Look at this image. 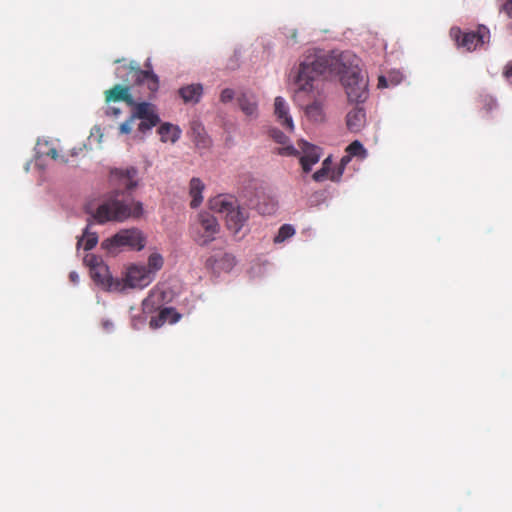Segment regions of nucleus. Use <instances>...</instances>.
<instances>
[{"label":"nucleus","instance_id":"obj_17","mask_svg":"<svg viewBox=\"0 0 512 512\" xmlns=\"http://www.w3.org/2000/svg\"><path fill=\"white\" fill-rule=\"evenodd\" d=\"M178 93L184 103L197 104L203 95V86L199 83L185 85L178 90Z\"/></svg>","mask_w":512,"mask_h":512},{"label":"nucleus","instance_id":"obj_26","mask_svg":"<svg viewBox=\"0 0 512 512\" xmlns=\"http://www.w3.org/2000/svg\"><path fill=\"white\" fill-rule=\"evenodd\" d=\"M295 234V229L292 225L284 224L279 228L278 234L274 238L275 243L284 242L286 239Z\"/></svg>","mask_w":512,"mask_h":512},{"label":"nucleus","instance_id":"obj_34","mask_svg":"<svg viewBox=\"0 0 512 512\" xmlns=\"http://www.w3.org/2000/svg\"><path fill=\"white\" fill-rule=\"evenodd\" d=\"M234 98V91L230 88L222 90L220 94V101L222 103H228Z\"/></svg>","mask_w":512,"mask_h":512},{"label":"nucleus","instance_id":"obj_30","mask_svg":"<svg viewBox=\"0 0 512 512\" xmlns=\"http://www.w3.org/2000/svg\"><path fill=\"white\" fill-rule=\"evenodd\" d=\"M270 136L271 138L279 143V144H286L288 142V137L279 129L273 128L270 130Z\"/></svg>","mask_w":512,"mask_h":512},{"label":"nucleus","instance_id":"obj_25","mask_svg":"<svg viewBox=\"0 0 512 512\" xmlns=\"http://www.w3.org/2000/svg\"><path fill=\"white\" fill-rule=\"evenodd\" d=\"M236 264L235 257L230 253H223L219 256V271H230Z\"/></svg>","mask_w":512,"mask_h":512},{"label":"nucleus","instance_id":"obj_39","mask_svg":"<svg viewBox=\"0 0 512 512\" xmlns=\"http://www.w3.org/2000/svg\"><path fill=\"white\" fill-rule=\"evenodd\" d=\"M69 279H70V281H71V282H73L74 284H76V283H78V281H79V275H78L76 272L72 271V272H70V274H69Z\"/></svg>","mask_w":512,"mask_h":512},{"label":"nucleus","instance_id":"obj_22","mask_svg":"<svg viewBox=\"0 0 512 512\" xmlns=\"http://www.w3.org/2000/svg\"><path fill=\"white\" fill-rule=\"evenodd\" d=\"M98 243V236L96 233L89 232L88 227L84 230L82 237L77 242V247L83 246L84 250L88 251L93 249Z\"/></svg>","mask_w":512,"mask_h":512},{"label":"nucleus","instance_id":"obj_35","mask_svg":"<svg viewBox=\"0 0 512 512\" xmlns=\"http://www.w3.org/2000/svg\"><path fill=\"white\" fill-rule=\"evenodd\" d=\"M502 75L503 77L509 81L510 83H512V60L508 61L506 63V65L504 66V69H503V72H502Z\"/></svg>","mask_w":512,"mask_h":512},{"label":"nucleus","instance_id":"obj_23","mask_svg":"<svg viewBox=\"0 0 512 512\" xmlns=\"http://www.w3.org/2000/svg\"><path fill=\"white\" fill-rule=\"evenodd\" d=\"M345 151L352 157H359L361 159L367 157V150L364 148L363 144L358 140H355L352 143H350Z\"/></svg>","mask_w":512,"mask_h":512},{"label":"nucleus","instance_id":"obj_9","mask_svg":"<svg viewBox=\"0 0 512 512\" xmlns=\"http://www.w3.org/2000/svg\"><path fill=\"white\" fill-rule=\"evenodd\" d=\"M318 82L317 80L314 83V91L313 92H302L298 93V88L295 91V98L297 101H301L303 95H311L313 101L304 106V112L309 121L314 123H321L325 120V97H323L318 90ZM298 87V85L295 83Z\"/></svg>","mask_w":512,"mask_h":512},{"label":"nucleus","instance_id":"obj_20","mask_svg":"<svg viewBox=\"0 0 512 512\" xmlns=\"http://www.w3.org/2000/svg\"><path fill=\"white\" fill-rule=\"evenodd\" d=\"M205 189V185L200 178L193 177L189 183V195L192 198L190 202V206L192 208H197L201 205L203 201L202 193Z\"/></svg>","mask_w":512,"mask_h":512},{"label":"nucleus","instance_id":"obj_37","mask_svg":"<svg viewBox=\"0 0 512 512\" xmlns=\"http://www.w3.org/2000/svg\"><path fill=\"white\" fill-rule=\"evenodd\" d=\"M326 175L327 171L324 168H322L313 174V179L315 181H322L326 177Z\"/></svg>","mask_w":512,"mask_h":512},{"label":"nucleus","instance_id":"obj_41","mask_svg":"<svg viewBox=\"0 0 512 512\" xmlns=\"http://www.w3.org/2000/svg\"><path fill=\"white\" fill-rule=\"evenodd\" d=\"M291 38L296 42V38H297V33L296 31H293L292 34H291Z\"/></svg>","mask_w":512,"mask_h":512},{"label":"nucleus","instance_id":"obj_11","mask_svg":"<svg viewBox=\"0 0 512 512\" xmlns=\"http://www.w3.org/2000/svg\"><path fill=\"white\" fill-rule=\"evenodd\" d=\"M154 277L147 270L146 266L133 265L128 268L125 282L131 288H144L148 286Z\"/></svg>","mask_w":512,"mask_h":512},{"label":"nucleus","instance_id":"obj_29","mask_svg":"<svg viewBox=\"0 0 512 512\" xmlns=\"http://www.w3.org/2000/svg\"><path fill=\"white\" fill-rule=\"evenodd\" d=\"M205 268L214 272H219V257L217 255L209 256L204 264Z\"/></svg>","mask_w":512,"mask_h":512},{"label":"nucleus","instance_id":"obj_13","mask_svg":"<svg viewBox=\"0 0 512 512\" xmlns=\"http://www.w3.org/2000/svg\"><path fill=\"white\" fill-rule=\"evenodd\" d=\"M104 94L106 104L123 101L128 106L135 105L134 98L130 93V87L127 85L116 84L111 89L106 90Z\"/></svg>","mask_w":512,"mask_h":512},{"label":"nucleus","instance_id":"obj_2","mask_svg":"<svg viewBox=\"0 0 512 512\" xmlns=\"http://www.w3.org/2000/svg\"><path fill=\"white\" fill-rule=\"evenodd\" d=\"M137 174L138 171L134 167L111 170L109 181L113 190L93 214L97 223L123 222L128 218H139L142 215V203L135 201L131 193L138 185Z\"/></svg>","mask_w":512,"mask_h":512},{"label":"nucleus","instance_id":"obj_5","mask_svg":"<svg viewBox=\"0 0 512 512\" xmlns=\"http://www.w3.org/2000/svg\"><path fill=\"white\" fill-rule=\"evenodd\" d=\"M146 70H142L139 65L132 61L129 64H124L116 69V76L124 82H134L138 85H144L151 94H155L159 89V78L151 70V64L148 61L145 63Z\"/></svg>","mask_w":512,"mask_h":512},{"label":"nucleus","instance_id":"obj_36","mask_svg":"<svg viewBox=\"0 0 512 512\" xmlns=\"http://www.w3.org/2000/svg\"><path fill=\"white\" fill-rule=\"evenodd\" d=\"M106 116L110 117H118L121 114L120 108L114 107V106H107L104 111Z\"/></svg>","mask_w":512,"mask_h":512},{"label":"nucleus","instance_id":"obj_27","mask_svg":"<svg viewBox=\"0 0 512 512\" xmlns=\"http://www.w3.org/2000/svg\"><path fill=\"white\" fill-rule=\"evenodd\" d=\"M481 103L482 110L486 114H490L493 110H495L498 107L496 99L490 95L482 96Z\"/></svg>","mask_w":512,"mask_h":512},{"label":"nucleus","instance_id":"obj_33","mask_svg":"<svg viewBox=\"0 0 512 512\" xmlns=\"http://www.w3.org/2000/svg\"><path fill=\"white\" fill-rule=\"evenodd\" d=\"M501 10L509 17L512 18V0H498Z\"/></svg>","mask_w":512,"mask_h":512},{"label":"nucleus","instance_id":"obj_24","mask_svg":"<svg viewBox=\"0 0 512 512\" xmlns=\"http://www.w3.org/2000/svg\"><path fill=\"white\" fill-rule=\"evenodd\" d=\"M163 264L164 260L162 255L159 253H152L148 258V265L146 268L154 277V274L163 267Z\"/></svg>","mask_w":512,"mask_h":512},{"label":"nucleus","instance_id":"obj_8","mask_svg":"<svg viewBox=\"0 0 512 512\" xmlns=\"http://www.w3.org/2000/svg\"><path fill=\"white\" fill-rule=\"evenodd\" d=\"M450 36L458 47H462L466 51H473L489 42L490 31L484 25H479L476 31L470 32H463L460 28L453 27L450 29Z\"/></svg>","mask_w":512,"mask_h":512},{"label":"nucleus","instance_id":"obj_32","mask_svg":"<svg viewBox=\"0 0 512 512\" xmlns=\"http://www.w3.org/2000/svg\"><path fill=\"white\" fill-rule=\"evenodd\" d=\"M46 150H42V147L39 148V153L45 156L50 157L53 160H57L59 158L58 151L54 147H48V145H45Z\"/></svg>","mask_w":512,"mask_h":512},{"label":"nucleus","instance_id":"obj_6","mask_svg":"<svg viewBox=\"0 0 512 512\" xmlns=\"http://www.w3.org/2000/svg\"><path fill=\"white\" fill-rule=\"evenodd\" d=\"M146 245V237L137 228L122 229L101 243L102 249L110 254H116L122 248L140 251Z\"/></svg>","mask_w":512,"mask_h":512},{"label":"nucleus","instance_id":"obj_3","mask_svg":"<svg viewBox=\"0 0 512 512\" xmlns=\"http://www.w3.org/2000/svg\"><path fill=\"white\" fill-rule=\"evenodd\" d=\"M211 210L223 214L226 227L233 234H237L249 218L248 210L239 205L238 200L227 194H220L209 200Z\"/></svg>","mask_w":512,"mask_h":512},{"label":"nucleus","instance_id":"obj_31","mask_svg":"<svg viewBox=\"0 0 512 512\" xmlns=\"http://www.w3.org/2000/svg\"><path fill=\"white\" fill-rule=\"evenodd\" d=\"M135 120L136 119L133 118V115L131 114V116L119 126L120 133L129 134L132 131V126Z\"/></svg>","mask_w":512,"mask_h":512},{"label":"nucleus","instance_id":"obj_10","mask_svg":"<svg viewBox=\"0 0 512 512\" xmlns=\"http://www.w3.org/2000/svg\"><path fill=\"white\" fill-rule=\"evenodd\" d=\"M132 107H134L133 118L141 120L138 125V130L141 133H146L160 122L155 105L149 102H135Z\"/></svg>","mask_w":512,"mask_h":512},{"label":"nucleus","instance_id":"obj_16","mask_svg":"<svg viewBox=\"0 0 512 512\" xmlns=\"http://www.w3.org/2000/svg\"><path fill=\"white\" fill-rule=\"evenodd\" d=\"M241 111L250 118L258 116V102L256 96L252 93H242L237 98Z\"/></svg>","mask_w":512,"mask_h":512},{"label":"nucleus","instance_id":"obj_12","mask_svg":"<svg viewBox=\"0 0 512 512\" xmlns=\"http://www.w3.org/2000/svg\"><path fill=\"white\" fill-rule=\"evenodd\" d=\"M189 135L198 150H207L212 145V140L199 121H192L190 123Z\"/></svg>","mask_w":512,"mask_h":512},{"label":"nucleus","instance_id":"obj_28","mask_svg":"<svg viewBox=\"0 0 512 512\" xmlns=\"http://www.w3.org/2000/svg\"><path fill=\"white\" fill-rule=\"evenodd\" d=\"M84 263L90 268L91 272L97 265L103 263V261L101 258L94 254H86L84 257Z\"/></svg>","mask_w":512,"mask_h":512},{"label":"nucleus","instance_id":"obj_42","mask_svg":"<svg viewBox=\"0 0 512 512\" xmlns=\"http://www.w3.org/2000/svg\"><path fill=\"white\" fill-rule=\"evenodd\" d=\"M120 62H121L120 59L115 60V63H120Z\"/></svg>","mask_w":512,"mask_h":512},{"label":"nucleus","instance_id":"obj_19","mask_svg":"<svg viewBox=\"0 0 512 512\" xmlns=\"http://www.w3.org/2000/svg\"><path fill=\"white\" fill-rule=\"evenodd\" d=\"M180 318V315L176 312L174 308L166 307L163 308L157 317H153L150 320V326L152 328L161 327L166 322L176 323Z\"/></svg>","mask_w":512,"mask_h":512},{"label":"nucleus","instance_id":"obj_1","mask_svg":"<svg viewBox=\"0 0 512 512\" xmlns=\"http://www.w3.org/2000/svg\"><path fill=\"white\" fill-rule=\"evenodd\" d=\"M356 57L348 52L334 54L323 51L308 53L299 64L294 83L298 93L313 92L314 83L326 76H340L349 102L360 104L368 98V80L361 74L354 61Z\"/></svg>","mask_w":512,"mask_h":512},{"label":"nucleus","instance_id":"obj_4","mask_svg":"<svg viewBox=\"0 0 512 512\" xmlns=\"http://www.w3.org/2000/svg\"><path fill=\"white\" fill-rule=\"evenodd\" d=\"M220 230L217 218L208 212L199 213L189 227L190 237L201 247L215 241Z\"/></svg>","mask_w":512,"mask_h":512},{"label":"nucleus","instance_id":"obj_7","mask_svg":"<svg viewBox=\"0 0 512 512\" xmlns=\"http://www.w3.org/2000/svg\"><path fill=\"white\" fill-rule=\"evenodd\" d=\"M297 145L298 148L293 145H285L277 148L275 153L281 156H298L301 154L300 164L303 171L308 173L311 171L312 166L320 159L319 148L304 140L298 141Z\"/></svg>","mask_w":512,"mask_h":512},{"label":"nucleus","instance_id":"obj_18","mask_svg":"<svg viewBox=\"0 0 512 512\" xmlns=\"http://www.w3.org/2000/svg\"><path fill=\"white\" fill-rule=\"evenodd\" d=\"M93 281L102 287L112 286V276L110 274L108 266L103 262L97 265L94 270L90 272Z\"/></svg>","mask_w":512,"mask_h":512},{"label":"nucleus","instance_id":"obj_38","mask_svg":"<svg viewBox=\"0 0 512 512\" xmlns=\"http://www.w3.org/2000/svg\"><path fill=\"white\" fill-rule=\"evenodd\" d=\"M351 158L352 156H350L348 153L343 156L340 162L341 166L344 168L351 161Z\"/></svg>","mask_w":512,"mask_h":512},{"label":"nucleus","instance_id":"obj_15","mask_svg":"<svg viewBox=\"0 0 512 512\" xmlns=\"http://www.w3.org/2000/svg\"><path fill=\"white\" fill-rule=\"evenodd\" d=\"M274 113L277 117V120L283 127L289 131L294 130V123L292 117L289 114V107L284 98L281 96L275 98Z\"/></svg>","mask_w":512,"mask_h":512},{"label":"nucleus","instance_id":"obj_40","mask_svg":"<svg viewBox=\"0 0 512 512\" xmlns=\"http://www.w3.org/2000/svg\"><path fill=\"white\" fill-rule=\"evenodd\" d=\"M379 86H386V79H385V77L381 76L379 78Z\"/></svg>","mask_w":512,"mask_h":512},{"label":"nucleus","instance_id":"obj_14","mask_svg":"<svg viewBox=\"0 0 512 512\" xmlns=\"http://www.w3.org/2000/svg\"><path fill=\"white\" fill-rule=\"evenodd\" d=\"M366 112L357 104L346 115V127L352 133L360 132L366 125Z\"/></svg>","mask_w":512,"mask_h":512},{"label":"nucleus","instance_id":"obj_21","mask_svg":"<svg viewBox=\"0 0 512 512\" xmlns=\"http://www.w3.org/2000/svg\"><path fill=\"white\" fill-rule=\"evenodd\" d=\"M157 132L160 135V140L164 143L168 141L175 143L181 136V129L177 125L168 122L160 125Z\"/></svg>","mask_w":512,"mask_h":512}]
</instances>
